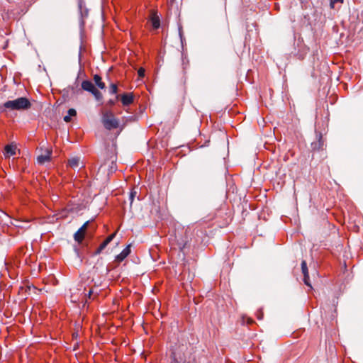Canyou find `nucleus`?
I'll return each mask as SVG.
<instances>
[{"mask_svg":"<svg viewBox=\"0 0 363 363\" xmlns=\"http://www.w3.org/2000/svg\"><path fill=\"white\" fill-rule=\"evenodd\" d=\"M169 363H195L186 345H175L170 351Z\"/></svg>","mask_w":363,"mask_h":363,"instance_id":"obj_1","label":"nucleus"},{"mask_svg":"<svg viewBox=\"0 0 363 363\" xmlns=\"http://www.w3.org/2000/svg\"><path fill=\"white\" fill-rule=\"evenodd\" d=\"M31 104L28 99L19 97L14 100H9L3 104L2 107L11 111H23L30 108Z\"/></svg>","mask_w":363,"mask_h":363,"instance_id":"obj_2","label":"nucleus"},{"mask_svg":"<svg viewBox=\"0 0 363 363\" xmlns=\"http://www.w3.org/2000/svg\"><path fill=\"white\" fill-rule=\"evenodd\" d=\"M102 123L104 128L108 130L117 128L119 125L118 120L111 111H106L103 113Z\"/></svg>","mask_w":363,"mask_h":363,"instance_id":"obj_3","label":"nucleus"},{"mask_svg":"<svg viewBox=\"0 0 363 363\" xmlns=\"http://www.w3.org/2000/svg\"><path fill=\"white\" fill-rule=\"evenodd\" d=\"M96 225L91 223V221L88 220L83 224V225L74 233V238L76 242L79 244L83 241L85 233L87 230H90L91 233H94L96 230Z\"/></svg>","mask_w":363,"mask_h":363,"instance_id":"obj_4","label":"nucleus"},{"mask_svg":"<svg viewBox=\"0 0 363 363\" xmlns=\"http://www.w3.org/2000/svg\"><path fill=\"white\" fill-rule=\"evenodd\" d=\"M315 138L316 140L313 141L311 144V147L313 151L323 150L325 146V140L323 138V134L315 130Z\"/></svg>","mask_w":363,"mask_h":363,"instance_id":"obj_5","label":"nucleus"},{"mask_svg":"<svg viewBox=\"0 0 363 363\" xmlns=\"http://www.w3.org/2000/svg\"><path fill=\"white\" fill-rule=\"evenodd\" d=\"M116 99H120L123 106H128L133 103L134 95L133 93H124L121 95H116Z\"/></svg>","mask_w":363,"mask_h":363,"instance_id":"obj_6","label":"nucleus"},{"mask_svg":"<svg viewBox=\"0 0 363 363\" xmlns=\"http://www.w3.org/2000/svg\"><path fill=\"white\" fill-rule=\"evenodd\" d=\"M301 271H302V274L303 275V280L304 284L306 286H309L311 289H312V286L310 282L308 269L306 262L305 260H303L301 262Z\"/></svg>","mask_w":363,"mask_h":363,"instance_id":"obj_7","label":"nucleus"},{"mask_svg":"<svg viewBox=\"0 0 363 363\" xmlns=\"http://www.w3.org/2000/svg\"><path fill=\"white\" fill-rule=\"evenodd\" d=\"M150 21L154 29H157L160 28V19L159 16L157 15V13L154 10L150 11Z\"/></svg>","mask_w":363,"mask_h":363,"instance_id":"obj_8","label":"nucleus"},{"mask_svg":"<svg viewBox=\"0 0 363 363\" xmlns=\"http://www.w3.org/2000/svg\"><path fill=\"white\" fill-rule=\"evenodd\" d=\"M130 253V245L126 246L123 251L116 257V261L121 262L123 261Z\"/></svg>","mask_w":363,"mask_h":363,"instance_id":"obj_9","label":"nucleus"},{"mask_svg":"<svg viewBox=\"0 0 363 363\" xmlns=\"http://www.w3.org/2000/svg\"><path fill=\"white\" fill-rule=\"evenodd\" d=\"M52 151L46 150L45 154H42L37 157V161L39 164H43L50 160Z\"/></svg>","mask_w":363,"mask_h":363,"instance_id":"obj_10","label":"nucleus"},{"mask_svg":"<svg viewBox=\"0 0 363 363\" xmlns=\"http://www.w3.org/2000/svg\"><path fill=\"white\" fill-rule=\"evenodd\" d=\"M68 165L74 169L79 167L80 165L84 167L79 157H73L68 160Z\"/></svg>","mask_w":363,"mask_h":363,"instance_id":"obj_11","label":"nucleus"},{"mask_svg":"<svg viewBox=\"0 0 363 363\" xmlns=\"http://www.w3.org/2000/svg\"><path fill=\"white\" fill-rule=\"evenodd\" d=\"M82 89L84 91L92 93L96 88L94 85V84L89 80H84L82 82Z\"/></svg>","mask_w":363,"mask_h":363,"instance_id":"obj_12","label":"nucleus"},{"mask_svg":"<svg viewBox=\"0 0 363 363\" xmlns=\"http://www.w3.org/2000/svg\"><path fill=\"white\" fill-rule=\"evenodd\" d=\"M94 82L96 85L101 89H104L106 88L105 83L102 81V78L99 74H94L93 77Z\"/></svg>","mask_w":363,"mask_h":363,"instance_id":"obj_13","label":"nucleus"},{"mask_svg":"<svg viewBox=\"0 0 363 363\" xmlns=\"http://www.w3.org/2000/svg\"><path fill=\"white\" fill-rule=\"evenodd\" d=\"M4 150H5V154L9 157L14 155L16 154V148L11 145H7L5 147Z\"/></svg>","mask_w":363,"mask_h":363,"instance_id":"obj_14","label":"nucleus"},{"mask_svg":"<svg viewBox=\"0 0 363 363\" xmlns=\"http://www.w3.org/2000/svg\"><path fill=\"white\" fill-rule=\"evenodd\" d=\"M93 96L96 101H101L103 99V95L100 91L96 89L92 93Z\"/></svg>","mask_w":363,"mask_h":363,"instance_id":"obj_15","label":"nucleus"},{"mask_svg":"<svg viewBox=\"0 0 363 363\" xmlns=\"http://www.w3.org/2000/svg\"><path fill=\"white\" fill-rule=\"evenodd\" d=\"M108 244L104 240L101 245H99V247L97 248V250H96V254L98 255V254H100L106 247V246L108 245Z\"/></svg>","mask_w":363,"mask_h":363,"instance_id":"obj_16","label":"nucleus"},{"mask_svg":"<svg viewBox=\"0 0 363 363\" xmlns=\"http://www.w3.org/2000/svg\"><path fill=\"white\" fill-rule=\"evenodd\" d=\"M109 92L111 94H116L118 92V86L116 84H111L109 86Z\"/></svg>","mask_w":363,"mask_h":363,"instance_id":"obj_17","label":"nucleus"},{"mask_svg":"<svg viewBox=\"0 0 363 363\" xmlns=\"http://www.w3.org/2000/svg\"><path fill=\"white\" fill-rule=\"evenodd\" d=\"M116 233L117 232H115L112 234H111L110 235H108L106 239H105V241L109 244L112 240L113 239L116 237Z\"/></svg>","mask_w":363,"mask_h":363,"instance_id":"obj_18","label":"nucleus"},{"mask_svg":"<svg viewBox=\"0 0 363 363\" xmlns=\"http://www.w3.org/2000/svg\"><path fill=\"white\" fill-rule=\"evenodd\" d=\"M136 194L137 193L135 191H131V192L130 193L129 200H130V205H132L133 200L136 196Z\"/></svg>","mask_w":363,"mask_h":363,"instance_id":"obj_19","label":"nucleus"},{"mask_svg":"<svg viewBox=\"0 0 363 363\" xmlns=\"http://www.w3.org/2000/svg\"><path fill=\"white\" fill-rule=\"evenodd\" d=\"M145 69L143 67H140L138 71V74L139 77L143 78L145 77Z\"/></svg>","mask_w":363,"mask_h":363,"instance_id":"obj_20","label":"nucleus"},{"mask_svg":"<svg viewBox=\"0 0 363 363\" xmlns=\"http://www.w3.org/2000/svg\"><path fill=\"white\" fill-rule=\"evenodd\" d=\"M118 99H116V98L115 99H109L108 101H107V104L106 105L110 106V107H112L113 106H114L116 104V102Z\"/></svg>","mask_w":363,"mask_h":363,"instance_id":"obj_21","label":"nucleus"},{"mask_svg":"<svg viewBox=\"0 0 363 363\" xmlns=\"http://www.w3.org/2000/svg\"><path fill=\"white\" fill-rule=\"evenodd\" d=\"M68 115L72 117V116H75L77 115V111L74 108H69L68 110V112H67Z\"/></svg>","mask_w":363,"mask_h":363,"instance_id":"obj_22","label":"nucleus"},{"mask_svg":"<svg viewBox=\"0 0 363 363\" xmlns=\"http://www.w3.org/2000/svg\"><path fill=\"white\" fill-rule=\"evenodd\" d=\"M337 2L342 3L343 0H330V7L333 9L335 7V4Z\"/></svg>","mask_w":363,"mask_h":363,"instance_id":"obj_23","label":"nucleus"},{"mask_svg":"<svg viewBox=\"0 0 363 363\" xmlns=\"http://www.w3.org/2000/svg\"><path fill=\"white\" fill-rule=\"evenodd\" d=\"M257 317L259 320H262L263 318V313L262 311L257 312Z\"/></svg>","mask_w":363,"mask_h":363,"instance_id":"obj_24","label":"nucleus"},{"mask_svg":"<svg viewBox=\"0 0 363 363\" xmlns=\"http://www.w3.org/2000/svg\"><path fill=\"white\" fill-rule=\"evenodd\" d=\"M64 121H65V122H67V123L70 122V121H71V117H70L69 115L65 116L64 117Z\"/></svg>","mask_w":363,"mask_h":363,"instance_id":"obj_25","label":"nucleus"},{"mask_svg":"<svg viewBox=\"0 0 363 363\" xmlns=\"http://www.w3.org/2000/svg\"><path fill=\"white\" fill-rule=\"evenodd\" d=\"M247 324L250 325L254 323V320L251 318H247Z\"/></svg>","mask_w":363,"mask_h":363,"instance_id":"obj_26","label":"nucleus"},{"mask_svg":"<svg viewBox=\"0 0 363 363\" xmlns=\"http://www.w3.org/2000/svg\"><path fill=\"white\" fill-rule=\"evenodd\" d=\"M91 294H92V291L89 290L87 294H85V296H87L89 298H91Z\"/></svg>","mask_w":363,"mask_h":363,"instance_id":"obj_27","label":"nucleus"}]
</instances>
